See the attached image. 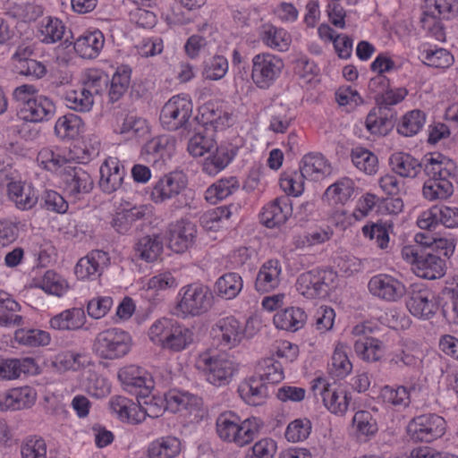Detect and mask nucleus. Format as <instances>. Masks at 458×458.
Returning a JSON list of instances; mask_svg holds the SVG:
<instances>
[{"instance_id":"obj_16","label":"nucleus","mask_w":458,"mask_h":458,"mask_svg":"<svg viewBox=\"0 0 458 458\" xmlns=\"http://www.w3.org/2000/svg\"><path fill=\"white\" fill-rule=\"evenodd\" d=\"M369 290L374 296L386 301H397L405 294L404 284L387 275L373 276L369 282Z\"/></svg>"},{"instance_id":"obj_56","label":"nucleus","mask_w":458,"mask_h":458,"mask_svg":"<svg viewBox=\"0 0 458 458\" xmlns=\"http://www.w3.org/2000/svg\"><path fill=\"white\" fill-rule=\"evenodd\" d=\"M108 82L109 78L105 72L89 69L85 73L81 86L94 98L95 95H99L104 89L107 88Z\"/></svg>"},{"instance_id":"obj_29","label":"nucleus","mask_w":458,"mask_h":458,"mask_svg":"<svg viewBox=\"0 0 458 458\" xmlns=\"http://www.w3.org/2000/svg\"><path fill=\"white\" fill-rule=\"evenodd\" d=\"M118 378L125 392L134 395L138 402L143 398V370L140 366L131 364L120 369Z\"/></svg>"},{"instance_id":"obj_14","label":"nucleus","mask_w":458,"mask_h":458,"mask_svg":"<svg viewBox=\"0 0 458 458\" xmlns=\"http://www.w3.org/2000/svg\"><path fill=\"white\" fill-rule=\"evenodd\" d=\"M457 165L448 157L438 153H428L422 158V169L428 179L450 180L455 176Z\"/></svg>"},{"instance_id":"obj_9","label":"nucleus","mask_w":458,"mask_h":458,"mask_svg":"<svg viewBox=\"0 0 458 458\" xmlns=\"http://www.w3.org/2000/svg\"><path fill=\"white\" fill-rule=\"evenodd\" d=\"M191 113V102L188 98L177 95L170 98L163 106L160 121L170 131H176L180 128L188 129Z\"/></svg>"},{"instance_id":"obj_49","label":"nucleus","mask_w":458,"mask_h":458,"mask_svg":"<svg viewBox=\"0 0 458 458\" xmlns=\"http://www.w3.org/2000/svg\"><path fill=\"white\" fill-rule=\"evenodd\" d=\"M217 294L227 300L235 298L242 289V279L236 273H227L216 281Z\"/></svg>"},{"instance_id":"obj_34","label":"nucleus","mask_w":458,"mask_h":458,"mask_svg":"<svg viewBox=\"0 0 458 458\" xmlns=\"http://www.w3.org/2000/svg\"><path fill=\"white\" fill-rule=\"evenodd\" d=\"M307 315L301 308L290 307L278 311L274 316L275 326L283 330L295 332L305 325Z\"/></svg>"},{"instance_id":"obj_10","label":"nucleus","mask_w":458,"mask_h":458,"mask_svg":"<svg viewBox=\"0 0 458 458\" xmlns=\"http://www.w3.org/2000/svg\"><path fill=\"white\" fill-rule=\"evenodd\" d=\"M283 61L269 54H259L252 59L251 78L260 89H267L281 73Z\"/></svg>"},{"instance_id":"obj_46","label":"nucleus","mask_w":458,"mask_h":458,"mask_svg":"<svg viewBox=\"0 0 458 458\" xmlns=\"http://www.w3.org/2000/svg\"><path fill=\"white\" fill-rule=\"evenodd\" d=\"M193 341V333L187 327L174 323L163 348L179 352L185 349Z\"/></svg>"},{"instance_id":"obj_59","label":"nucleus","mask_w":458,"mask_h":458,"mask_svg":"<svg viewBox=\"0 0 458 458\" xmlns=\"http://www.w3.org/2000/svg\"><path fill=\"white\" fill-rule=\"evenodd\" d=\"M100 142L98 137H89L81 146H74L72 150L73 158L78 163H87L98 155Z\"/></svg>"},{"instance_id":"obj_30","label":"nucleus","mask_w":458,"mask_h":458,"mask_svg":"<svg viewBox=\"0 0 458 458\" xmlns=\"http://www.w3.org/2000/svg\"><path fill=\"white\" fill-rule=\"evenodd\" d=\"M281 267L277 259H269L265 262L256 278L255 288L264 293L276 289L280 284Z\"/></svg>"},{"instance_id":"obj_50","label":"nucleus","mask_w":458,"mask_h":458,"mask_svg":"<svg viewBox=\"0 0 458 458\" xmlns=\"http://www.w3.org/2000/svg\"><path fill=\"white\" fill-rule=\"evenodd\" d=\"M426 114L424 112L415 109L405 114L397 127V131L405 137L416 135L424 126Z\"/></svg>"},{"instance_id":"obj_38","label":"nucleus","mask_w":458,"mask_h":458,"mask_svg":"<svg viewBox=\"0 0 458 458\" xmlns=\"http://www.w3.org/2000/svg\"><path fill=\"white\" fill-rule=\"evenodd\" d=\"M240 396L250 405H259L267 396L266 382L261 377H250L238 388Z\"/></svg>"},{"instance_id":"obj_21","label":"nucleus","mask_w":458,"mask_h":458,"mask_svg":"<svg viewBox=\"0 0 458 458\" xmlns=\"http://www.w3.org/2000/svg\"><path fill=\"white\" fill-rule=\"evenodd\" d=\"M108 256L102 250H92L77 262L74 273L79 280H94L108 263Z\"/></svg>"},{"instance_id":"obj_27","label":"nucleus","mask_w":458,"mask_h":458,"mask_svg":"<svg viewBox=\"0 0 458 458\" xmlns=\"http://www.w3.org/2000/svg\"><path fill=\"white\" fill-rule=\"evenodd\" d=\"M38 365L33 358L6 359L0 361V377L13 380L23 375L38 373Z\"/></svg>"},{"instance_id":"obj_3","label":"nucleus","mask_w":458,"mask_h":458,"mask_svg":"<svg viewBox=\"0 0 458 458\" xmlns=\"http://www.w3.org/2000/svg\"><path fill=\"white\" fill-rule=\"evenodd\" d=\"M330 174L331 166L321 154L309 153L301 160L300 174L281 179L280 185L285 192L298 196L303 191V179L318 181Z\"/></svg>"},{"instance_id":"obj_28","label":"nucleus","mask_w":458,"mask_h":458,"mask_svg":"<svg viewBox=\"0 0 458 458\" xmlns=\"http://www.w3.org/2000/svg\"><path fill=\"white\" fill-rule=\"evenodd\" d=\"M86 323V315L81 308H71L63 310L51 318L50 327L58 331H75Z\"/></svg>"},{"instance_id":"obj_2","label":"nucleus","mask_w":458,"mask_h":458,"mask_svg":"<svg viewBox=\"0 0 458 458\" xmlns=\"http://www.w3.org/2000/svg\"><path fill=\"white\" fill-rule=\"evenodd\" d=\"M187 149L194 157H202L205 153H212L203 164V170L210 175L224 169L234 156V153L229 151L226 147L216 146L212 136L204 135L201 132L194 134L190 139Z\"/></svg>"},{"instance_id":"obj_61","label":"nucleus","mask_w":458,"mask_h":458,"mask_svg":"<svg viewBox=\"0 0 458 458\" xmlns=\"http://www.w3.org/2000/svg\"><path fill=\"white\" fill-rule=\"evenodd\" d=\"M347 348L344 344H339L335 349L332 356V367L335 377H344L352 371V365L347 356Z\"/></svg>"},{"instance_id":"obj_23","label":"nucleus","mask_w":458,"mask_h":458,"mask_svg":"<svg viewBox=\"0 0 458 458\" xmlns=\"http://www.w3.org/2000/svg\"><path fill=\"white\" fill-rule=\"evenodd\" d=\"M196 225L189 221H181L169 229L168 242L169 247L177 253L184 252L192 246L196 238Z\"/></svg>"},{"instance_id":"obj_47","label":"nucleus","mask_w":458,"mask_h":458,"mask_svg":"<svg viewBox=\"0 0 458 458\" xmlns=\"http://www.w3.org/2000/svg\"><path fill=\"white\" fill-rule=\"evenodd\" d=\"M354 351L358 356L368 361H377L384 354V344L376 338H365L354 343Z\"/></svg>"},{"instance_id":"obj_33","label":"nucleus","mask_w":458,"mask_h":458,"mask_svg":"<svg viewBox=\"0 0 458 458\" xmlns=\"http://www.w3.org/2000/svg\"><path fill=\"white\" fill-rule=\"evenodd\" d=\"M214 331L215 336L221 338L224 346L228 348L239 343L243 335L240 322L233 317L220 319Z\"/></svg>"},{"instance_id":"obj_1","label":"nucleus","mask_w":458,"mask_h":458,"mask_svg":"<svg viewBox=\"0 0 458 458\" xmlns=\"http://www.w3.org/2000/svg\"><path fill=\"white\" fill-rule=\"evenodd\" d=\"M13 98L18 105V116L26 122L41 123L50 120L55 113L51 98L38 94L31 84H22L13 91Z\"/></svg>"},{"instance_id":"obj_7","label":"nucleus","mask_w":458,"mask_h":458,"mask_svg":"<svg viewBox=\"0 0 458 458\" xmlns=\"http://www.w3.org/2000/svg\"><path fill=\"white\" fill-rule=\"evenodd\" d=\"M454 0H425L424 11L420 18L421 27L430 32L437 40L444 38L441 19H449L455 13Z\"/></svg>"},{"instance_id":"obj_51","label":"nucleus","mask_w":458,"mask_h":458,"mask_svg":"<svg viewBox=\"0 0 458 458\" xmlns=\"http://www.w3.org/2000/svg\"><path fill=\"white\" fill-rule=\"evenodd\" d=\"M14 339L20 344L38 347L49 344L51 336L48 332L44 330L21 328L16 330Z\"/></svg>"},{"instance_id":"obj_6","label":"nucleus","mask_w":458,"mask_h":458,"mask_svg":"<svg viewBox=\"0 0 458 458\" xmlns=\"http://www.w3.org/2000/svg\"><path fill=\"white\" fill-rule=\"evenodd\" d=\"M446 430L445 419L435 413H425L412 418L407 426V434L414 442L431 443L443 437Z\"/></svg>"},{"instance_id":"obj_12","label":"nucleus","mask_w":458,"mask_h":458,"mask_svg":"<svg viewBox=\"0 0 458 458\" xmlns=\"http://www.w3.org/2000/svg\"><path fill=\"white\" fill-rule=\"evenodd\" d=\"M74 158L72 150L67 152L57 147H47L41 148L37 156V163L39 167L60 177L63 173L73 164Z\"/></svg>"},{"instance_id":"obj_41","label":"nucleus","mask_w":458,"mask_h":458,"mask_svg":"<svg viewBox=\"0 0 458 458\" xmlns=\"http://www.w3.org/2000/svg\"><path fill=\"white\" fill-rule=\"evenodd\" d=\"M169 137L166 135L157 136L145 143V154L147 162H152L154 170H160L165 165L164 155L167 151Z\"/></svg>"},{"instance_id":"obj_37","label":"nucleus","mask_w":458,"mask_h":458,"mask_svg":"<svg viewBox=\"0 0 458 458\" xmlns=\"http://www.w3.org/2000/svg\"><path fill=\"white\" fill-rule=\"evenodd\" d=\"M21 305L12 296L0 290V326L11 327L23 324V318L18 315Z\"/></svg>"},{"instance_id":"obj_54","label":"nucleus","mask_w":458,"mask_h":458,"mask_svg":"<svg viewBox=\"0 0 458 458\" xmlns=\"http://www.w3.org/2000/svg\"><path fill=\"white\" fill-rule=\"evenodd\" d=\"M13 59L17 61L16 67L19 73L34 79H41L47 74L46 65L35 59L24 58L20 51L13 55Z\"/></svg>"},{"instance_id":"obj_60","label":"nucleus","mask_w":458,"mask_h":458,"mask_svg":"<svg viewBox=\"0 0 458 458\" xmlns=\"http://www.w3.org/2000/svg\"><path fill=\"white\" fill-rule=\"evenodd\" d=\"M55 366L64 370H79L89 363V358L81 353L65 352L55 358Z\"/></svg>"},{"instance_id":"obj_57","label":"nucleus","mask_w":458,"mask_h":458,"mask_svg":"<svg viewBox=\"0 0 458 458\" xmlns=\"http://www.w3.org/2000/svg\"><path fill=\"white\" fill-rule=\"evenodd\" d=\"M352 184V181L347 178L338 181L327 189L323 197L335 204L344 203L351 196Z\"/></svg>"},{"instance_id":"obj_11","label":"nucleus","mask_w":458,"mask_h":458,"mask_svg":"<svg viewBox=\"0 0 458 458\" xmlns=\"http://www.w3.org/2000/svg\"><path fill=\"white\" fill-rule=\"evenodd\" d=\"M211 293L207 287L188 285L183 288L182 300L176 310L183 316H198L206 312L210 307Z\"/></svg>"},{"instance_id":"obj_26","label":"nucleus","mask_w":458,"mask_h":458,"mask_svg":"<svg viewBox=\"0 0 458 458\" xmlns=\"http://www.w3.org/2000/svg\"><path fill=\"white\" fill-rule=\"evenodd\" d=\"M395 122V111L376 106L367 115L366 128L372 134L385 136L393 130Z\"/></svg>"},{"instance_id":"obj_24","label":"nucleus","mask_w":458,"mask_h":458,"mask_svg":"<svg viewBox=\"0 0 458 458\" xmlns=\"http://www.w3.org/2000/svg\"><path fill=\"white\" fill-rule=\"evenodd\" d=\"M105 44V38L99 30H88L74 41V50L82 58L93 59L98 56Z\"/></svg>"},{"instance_id":"obj_5","label":"nucleus","mask_w":458,"mask_h":458,"mask_svg":"<svg viewBox=\"0 0 458 458\" xmlns=\"http://www.w3.org/2000/svg\"><path fill=\"white\" fill-rule=\"evenodd\" d=\"M132 340L129 333L112 327L99 332L93 343V352L103 360H118L129 353Z\"/></svg>"},{"instance_id":"obj_20","label":"nucleus","mask_w":458,"mask_h":458,"mask_svg":"<svg viewBox=\"0 0 458 458\" xmlns=\"http://www.w3.org/2000/svg\"><path fill=\"white\" fill-rule=\"evenodd\" d=\"M186 182V178L182 173H170L156 183L151 191L150 198L154 202L159 203L178 196L185 189Z\"/></svg>"},{"instance_id":"obj_52","label":"nucleus","mask_w":458,"mask_h":458,"mask_svg":"<svg viewBox=\"0 0 458 458\" xmlns=\"http://www.w3.org/2000/svg\"><path fill=\"white\" fill-rule=\"evenodd\" d=\"M287 213V206L285 205L284 208L280 205L279 199H276L263 208L260 220L265 226L273 228L285 223Z\"/></svg>"},{"instance_id":"obj_25","label":"nucleus","mask_w":458,"mask_h":458,"mask_svg":"<svg viewBox=\"0 0 458 458\" xmlns=\"http://www.w3.org/2000/svg\"><path fill=\"white\" fill-rule=\"evenodd\" d=\"M99 172V187L104 192L112 193L121 187L124 171L116 157H107L100 166Z\"/></svg>"},{"instance_id":"obj_19","label":"nucleus","mask_w":458,"mask_h":458,"mask_svg":"<svg viewBox=\"0 0 458 458\" xmlns=\"http://www.w3.org/2000/svg\"><path fill=\"white\" fill-rule=\"evenodd\" d=\"M64 191L74 199L89 193L93 188V181L89 173L81 167L72 166L65 170L61 176Z\"/></svg>"},{"instance_id":"obj_40","label":"nucleus","mask_w":458,"mask_h":458,"mask_svg":"<svg viewBox=\"0 0 458 458\" xmlns=\"http://www.w3.org/2000/svg\"><path fill=\"white\" fill-rule=\"evenodd\" d=\"M83 128L84 123L80 116L68 114L56 120L55 133L62 140H72L77 138L83 131Z\"/></svg>"},{"instance_id":"obj_55","label":"nucleus","mask_w":458,"mask_h":458,"mask_svg":"<svg viewBox=\"0 0 458 458\" xmlns=\"http://www.w3.org/2000/svg\"><path fill=\"white\" fill-rule=\"evenodd\" d=\"M259 377L268 384H277L284 379V370L281 362L274 357L263 359L259 364Z\"/></svg>"},{"instance_id":"obj_42","label":"nucleus","mask_w":458,"mask_h":458,"mask_svg":"<svg viewBox=\"0 0 458 458\" xmlns=\"http://www.w3.org/2000/svg\"><path fill=\"white\" fill-rule=\"evenodd\" d=\"M437 305L449 324L458 325V291L454 288H444L437 298Z\"/></svg>"},{"instance_id":"obj_4","label":"nucleus","mask_w":458,"mask_h":458,"mask_svg":"<svg viewBox=\"0 0 458 458\" xmlns=\"http://www.w3.org/2000/svg\"><path fill=\"white\" fill-rule=\"evenodd\" d=\"M420 245H406L401 254L412 266L414 273L421 278L436 280L445 274V262L437 254L431 253Z\"/></svg>"},{"instance_id":"obj_35","label":"nucleus","mask_w":458,"mask_h":458,"mask_svg":"<svg viewBox=\"0 0 458 458\" xmlns=\"http://www.w3.org/2000/svg\"><path fill=\"white\" fill-rule=\"evenodd\" d=\"M65 31L64 22L56 17L47 16L38 23L37 36L46 44H53L61 40Z\"/></svg>"},{"instance_id":"obj_62","label":"nucleus","mask_w":458,"mask_h":458,"mask_svg":"<svg viewBox=\"0 0 458 458\" xmlns=\"http://www.w3.org/2000/svg\"><path fill=\"white\" fill-rule=\"evenodd\" d=\"M407 94L408 91L404 88L392 89L388 87L384 91H377V95L375 96L377 107L392 109V106L402 102Z\"/></svg>"},{"instance_id":"obj_64","label":"nucleus","mask_w":458,"mask_h":458,"mask_svg":"<svg viewBox=\"0 0 458 458\" xmlns=\"http://www.w3.org/2000/svg\"><path fill=\"white\" fill-rule=\"evenodd\" d=\"M310 430L311 422L310 420L306 418L297 419L287 426L285 437L293 443L303 441L310 436Z\"/></svg>"},{"instance_id":"obj_8","label":"nucleus","mask_w":458,"mask_h":458,"mask_svg":"<svg viewBox=\"0 0 458 458\" xmlns=\"http://www.w3.org/2000/svg\"><path fill=\"white\" fill-rule=\"evenodd\" d=\"M199 368L205 371L208 381L217 386L228 385L237 370L235 362L225 353L216 356L201 355Z\"/></svg>"},{"instance_id":"obj_53","label":"nucleus","mask_w":458,"mask_h":458,"mask_svg":"<svg viewBox=\"0 0 458 458\" xmlns=\"http://www.w3.org/2000/svg\"><path fill=\"white\" fill-rule=\"evenodd\" d=\"M240 421V418L233 412L221 414L216 420V431L220 438L234 443Z\"/></svg>"},{"instance_id":"obj_13","label":"nucleus","mask_w":458,"mask_h":458,"mask_svg":"<svg viewBox=\"0 0 458 458\" xmlns=\"http://www.w3.org/2000/svg\"><path fill=\"white\" fill-rule=\"evenodd\" d=\"M315 394L321 395L324 405L333 413L343 415L348 409L350 397L343 389L332 388L325 379L318 377L312 386Z\"/></svg>"},{"instance_id":"obj_36","label":"nucleus","mask_w":458,"mask_h":458,"mask_svg":"<svg viewBox=\"0 0 458 458\" xmlns=\"http://www.w3.org/2000/svg\"><path fill=\"white\" fill-rule=\"evenodd\" d=\"M5 10L10 16L23 21H35L43 13L42 7L31 0H7Z\"/></svg>"},{"instance_id":"obj_22","label":"nucleus","mask_w":458,"mask_h":458,"mask_svg":"<svg viewBox=\"0 0 458 458\" xmlns=\"http://www.w3.org/2000/svg\"><path fill=\"white\" fill-rule=\"evenodd\" d=\"M142 398H140L141 401ZM109 407L113 413L116 414L123 422L132 425L141 423L143 420L141 402H133L122 395L112 396L109 400Z\"/></svg>"},{"instance_id":"obj_39","label":"nucleus","mask_w":458,"mask_h":458,"mask_svg":"<svg viewBox=\"0 0 458 458\" xmlns=\"http://www.w3.org/2000/svg\"><path fill=\"white\" fill-rule=\"evenodd\" d=\"M33 285L47 293L59 297L64 295L69 287L66 280L53 270H47L42 276L34 278Z\"/></svg>"},{"instance_id":"obj_32","label":"nucleus","mask_w":458,"mask_h":458,"mask_svg":"<svg viewBox=\"0 0 458 458\" xmlns=\"http://www.w3.org/2000/svg\"><path fill=\"white\" fill-rule=\"evenodd\" d=\"M392 170L405 178H415L422 169V160L420 161L411 155L404 152H395L389 159Z\"/></svg>"},{"instance_id":"obj_48","label":"nucleus","mask_w":458,"mask_h":458,"mask_svg":"<svg viewBox=\"0 0 458 458\" xmlns=\"http://www.w3.org/2000/svg\"><path fill=\"white\" fill-rule=\"evenodd\" d=\"M353 165L366 174L372 175L378 170L377 157L367 148H356L352 150Z\"/></svg>"},{"instance_id":"obj_17","label":"nucleus","mask_w":458,"mask_h":458,"mask_svg":"<svg viewBox=\"0 0 458 458\" xmlns=\"http://www.w3.org/2000/svg\"><path fill=\"white\" fill-rule=\"evenodd\" d=\"M8 199L22 211L33 208L38 200V191L28 182L12 180L7 183Z\"/></svg>"},{"instance_id":"obj_45","label":"nucleus","mask_w":458,"mask_h":458,"mask_svg":"<svg viewBox=\"0 0 458 458\" xmlns=\"http://www.w3.org/2000/svg\"><path fill=\"white\" fill-rule=\"evenodd\" d=\"M64 101L69 109L81 113L89 112L94 105L93 97L82 86L78 89L67 90Z\"/></svg>"},{"instance_id":"obj_15","label":"nucleus","mask_w":458,"mask_h":458,"mask_svg":"<svg viewBox=\"0 0 458 458\" xmlns=\"http://www.w3.org/2000/svg\"><path fill=\"white\" fill-rule=\"evenodd\" d=\"M34 387L24 386L0 393V410L20 411L31 408L37 401Z\"/></svg>"},{"instance_id":"obj_58","label":"nucleus","mask_w":458,"mask_h":458,"mask_svg":"<svg viewBox=\"0 0 458 458\" xmlns=\"http://www.w3.org/2000/svg\"><path fill=\"white\" fill-rule=\"evenodd\" d=\"M238 181L235 177L221 179L208 189L206 199L208 201L214 202V199H224L231 195L233 191L238 189Z\"/></svg>"},{"instance_id":"obj_43","label":"nucleus","mask_w":458,"mask_h":458,"mask_svg":"<svg viewBox=\"0 0 458 458\" xmlns=\"http://www.w3.org/2000/svg\"><path fill=\"white\" fill-rule=\"evenodd\" d=\"M181 451V442L174 437H166L152 442L148 448V458H174Z\"/></svg>"},{"instance_id":"obj_31","label":"nucleus","mask_w":458,"mask_h":458,"mask_svg":"<svg viewBox=\"0 0 458 458\" xmlns=\"http://www.w3.org/2000/svg\"><path fill=\"white\" fill-rule=\"evenodd\" d=\"M200 406V399L189 393L171 391L166 395V409L174 413L192 414L198 412Z\"/></svg>"},{"instance_id":"obj_63","label":"nucleus","mask_w":458,"mask_h":458,"mask_svg":"<svg viewBox=\"0 0 458 458\" xmlns=\"http://www.w3.org/2000/svg\"><path fill=\"white\" fill-rule=\"evenodd\" d=\"M174 323L175 321L166 318L157 319L148 329L150 341L163 347Z\"/></svg>"},{"instance_id":"obj_44","label":"nucleus","mask_w":458,"mask_h":458,"mask_svg":"<svg viewBox=\"0 0 458 458\" xmlns=\"http://www.w3.org/2000/svg\"><path fill=\"white\" fill-rule=\"evenodd\" d=\"M454 193L450 180L428 179L422 187L423 197L430 201L445 200Z\"/></svg>"},{"instance_id":"obj_18","label":"nucleus","mask_w":458,"mask_h":458,"mask_svg":"<svg viewBox=\"0 0 458 458\" xmlns=\"http://www.w3.org/2000/svg\"><path fill=\"white\" fill-rule=\"evenodd\" d=\"M406 305L413 316L425 319L432 318L438 309L435 293L428 288L413 289Z\"/></svg>"}]
</instances>
